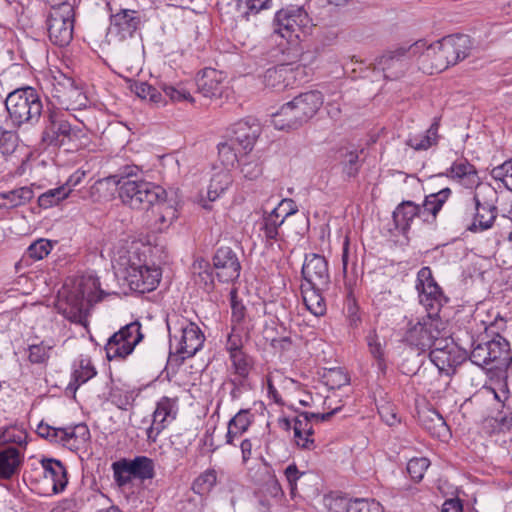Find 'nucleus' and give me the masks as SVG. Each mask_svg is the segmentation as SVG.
<instances>
[{
  "instance_id": "nucleus-16",
  "label": "nucleus",
  "mask_w": 512,
  "mask_h": 512,
  "mask_svg": "<svg viewBox=\"0 0 512 512\" xmlns=\"http://www.w3.org/2000/svg\"><path fill=\"white\" fill-rule=\"evenodd\" d=\"M160 278V268L137 264L129 259L126 279L134 290L141 293L150 292L156 288Z\"/></svg>"
},
{
  "instance_id": "nucleus-17",
  "label": "nucleus",
  "mask_w": 512,
  "mask_h": 512,
  "mask_svg": "<svg viewBox=\"0 0 512 512\" xmlns=\"http://www.w3.org/2000/svg\"><path fill=\"white\" fill-rule=\"evenodd\" d=\"M142 23L143 18L140 12L132 9H120L110 15L108 34L115 36L119 41H123L133 37Z\"/></svg>"
},
{
  "instance_id": "nucleus-52",
  "label": "nucleus",
  "mask_w": 512,
  "mask_h": 512,
  "mask_svg": "<svg viewBox=\"0 0 512 512\" xmlns=\"http://www.w3.org/2000/svg\"><path fill=\"white\" fill-rule=\"evenodd\" d=\"M288 78H286V83L290 85V87H294L296 85L305 83L308 81L310 74L308 73L307 67L303 65H294L291 62H286Z\"/></svg>"
},
{
  "instance_id": "nucleus-49",
  "label": "nucleus",
  "mask_w": 512,
  "mask_h": 512,
  "mask_svg": "<svg viewBox=\"0 0 512 512\" xmlns=\"http://www.w3.org/2000/svg\"><path fill=\"white\" fill-rule=\"evenodd\" d=\"M131 90L142 99H149L155 104L162 102V93L160 89L148 84L147 82H134L131 85Z\"/></svg>"
},
{
  "instance_id": "nucleus-9",
  "label": "nucleus",
  "mask_w": 512,
  "mask_h": 512,
  "mask_svg": "<svg viewBox=\"0 0 512 512\" xmlns=\"http://www.w3.org/2000/svg\"><path fill=\"white\" fill-rule=\"evenodd\" d=\"M444 323L439 317L426 316L416 323L409 322L405 331L403 341L410 346L416 347L424 352L430 349L434 340L440 336L443 331Z\"/></svg>"
},
{
  "instance_id": "nucleus-18",
  "label": "nucleus",
  "mask_w": 512,
  "mask_h": 512,
  "mask_svg": "<svg viewBox=\"0 0 512 512\" xmlns=\"http://www.w3.org/2000/svg\"><path fill=\"white\" fill-rule=\"evenodd\" d=\"M94 290L102 292L97 278L88 277L87 279H82L78 288L67 298L71 308L70 311H67V309L64 310L65 317L73 322H80L82 319V312L85 307L84 301L87 300L90 302L93 300Z\"/></svg>"
},
{
  "instance_id": "nucleus-35",
  "label": "nucleus",
  "mask_w": 512,
  "mask_h": 512,
  "mask_svg": "<svg viewBox=\"0 0 512 512\" xmlns=\"http://www.w3.org/2000/svg\"><path fill=\"white\" fill-rule=\"evenodd\" d=\"M284 221L285 216H281L280 208H274L271 212L263 214L259 229L267 244L272 245L273 241L280 239L279 229Z\"/></svg>"
},
{
  "instance_id": "nucleus-42",
  "label": "nucleus",
  "mask_w": 512,
  "mask_h": 512,
  "mask_svg": "<svg viewBox=\"0 0 512 512\" xmlns=\"http://www.w3.org/2000/svg\"><path fill=\"white\" fill-rule=\"evenodd\" d=\"M191 269L195 283L204 290L211 291L214 287V276L209 262L198 259L194 261Z\"/></svg>"
},
{
  "instance_id": "nucleus-58",
  "label": "nucleus",
  "mask_w": 512,
  "mask_h": 512,
  "mask_svg": "<svg viewBox=\"0 0 512 512\" xmlns=\"http://www.w3.org/2000/svg\"><path fill=\"white\" fill-rule=\"evenodd\" d=\"M242 327L241 326H232L231 332L227 336L226 341V350L229 355L233 353H242L243 351V337H242Z\"/></svg>"
},
{
  "instance_id": "nucleus-14",
  "label": "nucleus",
  "mask_w": 512,
  "mask_h": 512,
  "mask_svg": "<svg viewBox=\"0 0 512 512\" xmlns=\"http://www.w3.org/2000/svg\"><path fill=\"white\" fill-rule=\"evenodd\" d=\"M180 336L171 334V329L168 326L170 332V343L176 341V353L183 355V357L194 356L203 346L205 336L199 326L187 319H182L178 322Z\"/></svg>"
},
{
  "instance_id": "nucleus-20",
  "label": "nucleus",
  "mask_w": 512,
  "mask_h": 512,
  "mask_svg": "<svg viewBox=\"0 0 512 512\" xmlns=\"http://www.w3.org/2000/svg\"><path fill=\"white\" fill-rule=\"evenodd\" d=\"M213 266L220 282H233L240 276V261L230 247H220L216 250L213 256Z\"/></svg>"
},
{
  "instance_id": "nucleus-57",
  "label": "nucleus",
  "mask_w": 512,
  "mask_h": 512,
  "mask_svg": "<svg viewBox=\"0 0 512 512\" xmlns=\"http://www.w3.org/2000/svg\"><path fill=\"white\" fill-rule=\"evenodd\" d=\"M350 512H383V506L372 498H355L352 500Z\"/></svg>"
},
{
  "instance_id": "nucleus-26",
  "label": "nucleus",
  "mask_w": 512,
  "mask_h": 512,
  "mask_svg": "<svg viewBox=\"0 0 512 512\" xmlns=\"http://www.w3.org/2000/svg\"><path fill=\"white\" fill-rule=\"evenodd\" d=\"M40 463L45 479L52 482L53 493L63 492L68 484L67 470L64 464L54 458H42Z\"/></svg>"
},
{
  "instance_id": "nucleus-55",
  "label": "nucleus",
  "mask_w": 512,
  "mask_h": 512,
  "mask_svg": "<svg viewBox=\"0 0 512 512\" xmlns=\"http://www.w3.org/2000/svg\"><path fill=\"white\" fill-rule=\"evenodd\" d=\"M238 9L244 16L258 14L262 10L269 9L271 0H236Z\"/></svg>"
},
{
  "instance_id": "nucleus-64",
  "label": "nucleus",
  "mask_w": 512,
  "mask_h": 512,
  "mask_svg": "<svg viewBox=\"0 0 512 512\" xmlns=\"http://www.w3.org/2000/svg\"><path fill=\"white\" fill-rule=\"evenodd\" d=\"M253 421V414L248 409L240 410L233 418L230 419L232 426L246 432Z\"/></svg>"
},
{
  "instance_id": "nucleus-41",
  "label": "nucleus",
  "mask_w": 512,
  "mask_h": 512,
  "mask_svg": "<svg viewBox=\"0 0 512 512\" xmlns=\"http://www.w3.org/2000/svg\"><path fill=\"white\" fill-rule=\"evenodd\" d=\"M451 189L446 187L436 193L427 195L421 206L422 216L429 213L432 216V221H435L437 214L442 209L445 202L451 196Z\"/></svg>"
},
{
  "instance_id": "nucleus-28",
  "label": "nucleus",
  "mask_w": 512,
  "mask_h": 512,
  "mask_svg": "<svg viewBox=\"0 0 512 512\" xmlns=\"http://www.w3.org/2000/svg\"><path fill=\"white\" fill-rule=\"evenodd\" d=\"M415 217H422V208L421 205L410 200L402 201L398 204L392 214L396 229L404 236L409 232L411 223Z\"/></svg>"
},
{
  "instance_id": "nucleus-10",
  "label": "nucleus",
  "mask_w": 512,
  "mask_h": 512,
  "mask_svg": "<svg viewBox=\"0 0 512 512\" xmlns=\"http://www.w3.org/2000/svg\"><path fill=\"white\" fill-rule=\"evenodd\" d=\"M74 8L69 5L60 7L51 6L47 17V31L49 40L56 46L64 47L73 38Z\"/></svg>"
},
{
  "instance_id": "nucleus-11",
  "label": "nucleus",
  "mask_w": 512,
  "mask_h": 512,
  "mask_svg": "<svg viewBox=\"0 0 512 512\" xmlns=\"http://www.w3.org/2000/svg\"><path fill=\"white\" fill-rule=\"evenodd\" d=\"M416 288L419 292V302L426 309L427 316L438 317L442 306L448 302V298L433 278L429 267H422L418 271Z\"/></svg>"
},
{
  "instance_id": "nucleus-23",
  "label": "nucleus",
  "mask_w": 512,
  "mask_h": 512,
  "mask_svg": "<svg viewBox=\"0 0 512 512\" xmlns=\"http://www.w3.org/2000/svg\"><path fill=\"white\" fill-rule=\"evenodd\" d=\"M468 356L466 350L460 351L458 347L451 341L446 343L443 348H436L430 350L429 358L433 364L441 372L446 374L450 373V370L454 371L457 366L462 364Z\"/></svg>"
},
{
  "instance_id": "nucleus-31",
  "label": "nucleus",
  "mask_w": 512,
  "mask_h": 512,
  "mask_svg": "<svg viewBox=\"0 0 512 512\" xmlns=\"http://www.w3.org/2000/svg\"><path fill=\"white\" fill-rule=\"evenodd\" d=\"M24 456L19 448L6 446L0 449V478L10 479L19 472Z\"/></svg>"
},
{
  "instance_id": "nucleus-59",
  "label": "nucleus",
  "mask_w": 512,
  "mask_h": 512,
  "mask_svg": "<svg viewBox=\"0 0 512 512\" xmlns=\"http://www.w3.org/2000/svg\"><path fill=\"white\" fill-rule=\"evenodd\" d=\"M429 465L430 462L425 457L412 458L407 463V472L414 481L419 482L423 479L424 473Z\"/></svg>"
},
{
  "instance_id": "nucleus-29",
  "label": "nucleus",
  "mask_w": 512,
  "mask_h": 512,
  "mask_svg": "<svg viewBox=\"0 0 512 512\" xmlns=\"http://www.w3.org/2000/svg\"><path fill=\"white\" fill-rule=\"evenodd\" d=\"M223 75L213 68H205L196 79L199 93L204 97L213 98L221 96L223 90Z\"/></svg>"
},
{
  "instance_id": "nucleus-19",
  "label": "nucleus",
  "mask_w": 512,
  "mask_h": 512,
  "mask_svg": "<svg viewBox=\"0 0 512 512\" xmlns=\"http://www.w3.org/2000/svg\"><path fill=\"white\" fill-rule=\"evenodd\" d=\"M282 46L283 44H280L268 51L267 55L269 59H271L272 62H277V64L268 68L263 75L264 85L276 91H282L290 87V85L286 83V78H288L287 58L285 57V51Z\"/></svg>"
},
{
  "instance_id": "nucleus-54",
  "label": "nucleus",
  "mask_w": 512,
  "mask_h": 512,
  "mask_svg": "<svg viewBox=\"0 0 512 512\" xmlns=\"http://www.w3.org/2000/svg\"><path fill=\"white\" fill-rule=\"evenodd\" d=\"M159 89L162 96L168 97L172 102L192 101V97L183 87L160 83Z\"/></svg>"
},
{
  "instance_id": "nucleus-25",
  "label": "nucleus",
  "mask_w": 512,
  "mask_h": 512,
  "mask_svg": "<svg viewBox=\"0 0 512 512\" xmlns=\"http://www.w3.org/2000/svg\"><path fill=\"white\" fill-rule=\"evenodd\" d=\"M489 352L491 369L506 370L512 365L510 344L500 334L489 338Z\"/></svg>"
},
{
  "instance_id": "nucleus-36",
  "label": "nucleus",
  "mask_w": 512,
  "mask_h": 512,
  "mask_svg": "<svg viewBox=\"0 0 512 512\" xmlns=\"http://www.w3.org/2000/svg\"><path fill=\"white\" fill-rule=\"evenodd\" d=\"M313 285H301L303 302L306 308L315 316H322L326 312V303L322 293Z\"/></svg>"
},
{
  "instance_id": "nucleus-39",
  "label": "nucleus",
  "mask_w": 512,
  "mask_h": 512,
  "mask_svg": "<svg viewBox=\"0 0 512 512\" xmlns=\"http://www.w3.org/2000/svg\"><path fill=\"white\" fill-rule=\"evenodd\" d=\"M440 126V118L435 117L432 124L426 130L425 134L419 136L410 137L406 144L416 151L427 150L433 145L437 144L438 141V130Z\"/></svg>"
},
{
  "instance_id": "nucleus-32",
  "label": "nucleus",
  "mask_w": 512,
  "mask_h": 512,
  "mask_svg": "<svg viewBox=\"0 0 512 512\" xmlns=\"http://www.w3.org/2000/svg\"><path fill=\"white\" fill-rule=\"evenodd\" d=\"M420 423L433 437L447 440L451 433L442 415L435 409H429L420 415Z\"/></svg>"
},
{
  "instance_id": "nucleus-21",
  "label": "nucleus",
  "mask_w": 512,
  "mask_h": 512,
  "mask_svg": "<svg viewBox=\"0 0 512 512\" xmlns=\"http://www.w3.org/2000/svg\"><path fill=\"white\" fill-rule=\"evenodd\" d=\"M408 61L405 57V47L387 51L375 59L374 70L381 71L385 79L397 80L407 69Z\"/></svg>"
},
{
  "instance_id": "nucleus-50",
  "label": "nucleus",
  "mask_w": 512,
  "mask_h": 512,
  "mask_svg": "<svg viewBox=\"0 0 512 512\" xmlns=\"http://www.w3.org/2000/svg\"><path fill=\"white\" fill-rule=\"evenodd\" d=\"M229 359L231 361V372L242 377H244V375H250L252 360L245 352L237 354L233 353L232 355H229Z\"/></svg>"
},
{
  "instance_id": "nucleus-8",
  "label": "nucleus",
  "mask_w": 512,
  "mask_h": 512,
  "mask_svg": "<svg viewBox=\"0 0 512 512\" xmlns=\"http://www.w3.org/2000/svg\"><path fill=\"white\" fill-rule=\"evenodd\" d=\"M141 323L133 321L123 326L120 330L109 337L105 345L106 357L108 360L125 359L135 347L143 340Z\"/></svg>"
},
{
  "instance_id": "nucleus-37",
  "label": "nucleus",
  "mask_w": 512,
  "mask_h": 512,
  "mask_svg": "<svg viewBox=\"0 0 512 512\" xmlns=\"http://www.w3.org/2000/svg\"><path fill=\"white\" fill-rule=\"evenodd\" d=\"M489 338L490 336L486 333L478 335L477 338H472L471 351L467 357L479 367L489 366Z\"/></svg>"
},
{
  "instance_id": "nucleus-48",
  "label": "nucleus",
  "mask_w": 512,
  "mask_h": 512,
  "mask_svg": "<svg viewBox=\"0 0 512 512\" xmlns=\"http://www.w3.org/2000/svg\"><path fill=\"white\" fill-rule=\"evenodd\" d=\"M69 198V191L67 187H57L50 189L38 197V204L41 208L47 209L53 205L58 204L60 201Z\"/></svg>"
},
{
  "instance_id": "nucleus-63",
  "label": "nucleus",
  "mask_w": 512,
  "mask_h": 512,
  "mask_svg": "<svg viewBox=\"0 0 512 512\" xmlns=\"http://www.w3.org/2000/svg\"><path fill=\"white\" fill-rule=\"evenodd\" d=\"M294 435L299 436L300 433H305L307 436L314 434L311 420L307 416V412H301L293 419Z\"/></svg>"
},
{
  "instance_id": "nucleus-61",
  "label": "nucleus",
  "mask_w": 512,
  "mask_h": 512,
  "mask_svg": "<svg viewBox=\"0 0 512 512\" xmlns=\"http://www.w3.org/2000/svg\"><path fill=\"white\" fill-rule=\"evenodd\" d=\"M352 500L346 496L336 495L327 497L325 502L329 512H350Z\"/></svg>"
},
{
  "instance_id": "nucleus-46",
  "label": "nucleus",
  "mask_w": 512,
  "mask_h": 512,
  "mask_svg": "<svg viewBox=\"0 0 512 512\" xmlns=\"http://www.w3.org/2000/svg\"><path fill=\"white\" fill-rule=\"evenodd\" d=\"M158 205V219L156 224L159 231L167 229L177 218V209L170 204L166 203V200L156 203Z\"/></svg>"
},
{
  "instance_id": "nucleus-34",
  "label": "nucleus",
  "mask_w": 512,
  "mask_h": 512,
  "mask_svg": "<svg viewBox=\"0 0 512 512\" xmlns=\"http://www.w3.org/2000/svg\"><path fill=\"white\" fill-rule=\"evenodd\" d=\"M232 182V176L227 170L215 173L212 176L207 189V200L204 198L200 199L201 206L206 210H211L212 207L209 203L219 198L220 195L228 189Z\"/></svg>"
},
{
  "instance_id": "nucleus-5",
  "label": "nucleus",
  "mask_w": 512,
  "mask_h": 512,
  "mask_svg": "<svg viewBox=\"0 0 512 512\" xmlns=\"http://www.w3.org/2000/svg\"><path fill=\"white\" fill-rule=\"evenodd\" d=\"M497 199V191L489 185H484L466 201L464 213L468 215V231L477 233L492 227L498 213Z\"/></svg>"
},
{
  "instance_id": "nucleus-24",
  "label": "nucleus",
  "mask_w": 512,
  "mask_h": 512,
  "mask_svg": "<svg viewBox=\"0 0 512 512\" xmlns=\"http://www.w3.org/2000/svg\"><path fill=\"white\" fill-rule=\"evenodd\" d=\"M260 131V125L256 120H241L232 125L229 138L241 148L243 154H246L253 149Z\"/></svg>"
},
{
  "instance_id": "nucleus-62",
  "label": "nucleus",
  "mask_w": 512,
  "mask_h": 512,
  "mask_svg": "<svg viewBox=\"0 0 512 512\" xmlns=\"http://www.w3.org/2000/svg\"><path fill=\"white\" fill-rule=\"evenodd\" d=\"M51 346L45 345L43 342L40 344H33L29 346V360L33 364H43L49 359V351Z\"/></svg>"
},
{
  "instance_id": "nucleus-43",
  "label": "nucleus",
  "mask_w": 512,
  "mask_h": 512,
  "mask_svg": "<svg viewBox=\"0 0 512 512\" xmlns=\"http://www.w3.org/2000/svg\"><path fill=\"white\" fill-rule=\"evenodd\" d=\"M340 165L342 173L347 178H355L362 166V162L359 159V152L357 150L344 151L340 153Z\"/></svg>"
},
{
  "instance_id": "nucleus-27",
  "label": "nucleus",
  "mask_w": 512,
  "mask_h": 512,
  "mask_svg": "<svg viewBox=\"0 0 512 512\" xmlns=\"http://www.w3.org/2000/svg\"><path fill=\"white\" fill-rule=\"evenodd\" d=\"M122 183V172L116 175H110L98 179L90 188L81 196V198H91L92 201L98 202L108 199L114 195V192L119 188Z\"/></svg>"
},
{
  "instance_id": "nucleus-12",
  "label": "nucleus",
  "mask_w": 512,
  "mask_h": 512,
  "mask_svg": "<svg viewBox=\"0 0 512 512\" xmlns=\"http://www.w3.org/2000/svg\"><path fill=\"white\" fill-rule=\"evenodd\" d=\"M50 93L64 110H80L88 104V98L74 79L64 74L54 76Z\"/></svg>"
},
{
  "instance_id": "nucleus-15",
  "label": "nucleus",
  "mask_w": 512,
  "mask_h": 512,
  "mask_svg": "<svg viewBox=\"0 0 512 512\" xmlns=\"http://www.w3.org/2000/svg\"><path fill=\"white\" fill-rule=\"evenodd\" d=\"M304 283L313 285L318 290H327L330 285L328 261L320 254L311 253L305 256L301 271Z\"/></svg>"
},
{
  "instance_id": "nucleus-30",
  "label": "nucleus",
  "mask_w": 512,
  "mask_h": 512,
  "mask_svg": "<svg viewBox=\"0 0 512 512\" xmlns=\"http://www.w3.org/2000/svg\"><path fill=\"white\" fill-rule=\"evenodd\" d=\"M90 431L86 424L81 423L61 429L59 442L71 451H78L90 440Z\"/></svg>"
},
{
  "instance_id": "nucleus-56",
  "label": "nucleus",
  "mask_w": 512,
  "mask_h": 512,
  "mask_svg": "<svg viewBox=\"0 0 512 512\" xmlns=\"http://www.w3.org/2000/svg\"><path fill=\"white\" fill-rule=\"evenodd\" d=\"M51 249V241L47 239H38L27 248L26 254L33 260H42L50 253Z\"/></svg>"
},
{
  "instance_id": "nucleus-60",
  "label": "nucleus",
  "mask_w": 512,
  "mask_h": 512,
  "mask_svg": "<svg viewBox=\"0 0 512 512\" xmlns=\"http://www.w3.org/2000/svg\"><path fill=\"white\" fill-rule=\"evenodd\" d=\"M18 146V135L13 131H2L0 134V152L4 156L11 155Z\"/></svg>"
},
{
  "instance_id": "nucleus-45",
  "label": "nucleus",
  "mask_w": 512,
  "mask_h": 512,
  "mask_svg": "<svg viewBox=\"0 0 512 512\" xmlns=\"http://www.w3.org/2000/svg\"><path fill=\"white\" fill-rule=\"evenodd\" d=\"M217 483V471L207 469L201 473L193 482L192 490L199 495H204L212 490Z\"/></svg>"
},
{
  "instance_id": "nucleus-47",
  "label": "nucleus",
  "mask_w": 512,
  "mask_h": 512,
  "mask_svg": "<svg viewBox=\"0 0 512 512\" xmlns=\"http://www.w3.org/2000/svg\"><path fill=\"white\" fill-rule=\"evenodd\" d=\"M230 306H231V323L232 326H241L245 322L247 310L245 305L238 297L237 289L230 291Z\"/></svg>"
},
{
  "instance_id": "nucleus-22",
  "label": "nucleus",
  "mask_w": 512,
  "mask_h": 512,
  "mask_svg": "<svg viewBox=\"0 0 512 512\" xmlns=\"http://www.w3.org/2000/svg\"><path fill=\"white\" fill-rule=\"evenodd\" d=\"M177 413V398L162 397L156 404L152 423L146 431L148 441L156 442L159 434L166 428V422L169 419L174 420Z\"/></svg>"
},
{
  "instance_id": "nucleus-44",
  "label": "nucleus",
  "mask_w": 512,
  "mask_h": 512,
  "mask_svg": "<svg viewBox=\"0 0 512 512\" xmlns=\"http://www.w3.org/2000/svg\"><path fill=\"white\" fill-rule=\"evenodd\" d=\"M218 154L222 161V164L226 167H233L236 162L239 161V154L243 153L241 148L229 138L225 142H221L217 146Z\"/></svg>"
},
{
  "instance_id": "nucleus-53",
  "label": "nucleus",
  "mask_w": 512,
  "mask_h": 512,
  "mask_svg": "<svg viewBox=\"0 0 512 512\" xmlns=\"http://www.w3.org/2000/svg\"><path fill=\"white\" fill-rule=\"evenodd\" d=\"M491 176L495 181L501 182L503 186L512 191V161H507L491 170Z\"/></svg>"
},
{
  "instance_id": "nucleus-7",
  "label": "nucleus",
  "mask_w": 512,
  "mask_h": 512,
  "mask_svg": "<svg viewBox=\"0 0 512 512\" xmlns=\"http://www.w3.org/2000/svg\"><path fill=\"white\" fill-rule=\"evenodd\" d=\"M113 478L119 487L130 485L133 480L144 483L155 477L154 461L147 456H136L133 459L121 458L111 465Z\"/></svg>"
},
{
  "instance_id": "nucleus-38",
  "label": "nucleus",
  "mask_w": 512,
  "mask_h": 512,
  "mask_svg": "<svg viewBox=\"0 0 512 512\" xmlns=\"http://www.w3.org/2000/svg\"><path fill=\"white\" fill-rule=\"evenodd\" d=\"M448 173L451 178L462 181L467 187H472L478 183L477 171L467 159L455 161L448 170Z\"/></svg>"
},
{
  "instance_id": "nucleus-51",
  "label": "nucleus",
  "mask_w": 512,
  "mask_h": 512,
  "mask_svg": "<svg viewBox=\"0 0 512 512\" xmlns=\"http://www.w3.org/2000/svg\"><path fill=\"white\" fill-rule=\"evenodd\" d=\"M367 345L371 355L377 360L378 367L381 370L385 368L384 361V345L380 341L379 336L377 335L375 330H371L369 334L366 336Z\"/></svg>"
},
{
  "instance_id": "nucleus-3",
  "label": "nucleus",
  "mask_w": 512,
  "mask_h": 512,
  "mask_svg": "<svg viewBox=\"0 0 512 512\" xmlns=\"http://www.w3.org/2000/svg\"><path fill=\"white\" fill-rule=\"evenodd\" d=\"M323 104V95L319 91L301 93L288 103L282 105L273 114L272 122L276 129H297L308 122Z\"/></svg>"
},
{
  "instance_id": "nucleus-40",
  "label": "nucleus",
  "mask_w": 512,
  "mask_h": 512,
  "mask_svg": "<svg viewBox=\"0 0 512 512\" xmlns=\"http://www.w3.org/2000/svg\"><path fill=\"white\" fill-rule=\"evenodd\" d=\"M34 197V192L31 188L24 186L13 189L7 192H0V208H16L28 203Z\"/></svg>"
},
{
  "instance_id": "nucleus-6",
  "label": "nucleus",
  "mask_w": 512,
  "mask_h": 512,
  "mask_svg": "<svg viewBox=\"0 0 512 512\" xmlns=\"http://www.w3.org/2000/svg\"><path fill=\"white\" fill-rule=\"evenodd\" d=\"M5 107L13 126L17 128L23 124L37 123L43 111L39 94L29 86L9 93Z\"/></svg>"
},
{
  "instance_id": "nucleus-4",
  "label": "nucleus",
  "mask_w": 512,
  "mask_h": 512,
  "mask_svg": "<svg viewBox=\"0 0 512 512\" xmlns=\"http://www.w3.org/2000/svg\"><path fill=\"white\" fill-rule=\"evenodd\" d=\"M83 135V130L72 127L67 114L59 108H48L43 115V131L41 143L45 146L66 147V150L77 149L75 143Z\"/></svg>"
},
{
  "instance_id": "nucleus-13",
  "label": "nucleus",
  "mask_w": 512,
  "mask_h": 512,
  "mask_svg": "<svg viewBox=\"0 0 512 512\" xmlns=\"http://www.w3.org/2000/svg\"><path fill=\"white\" fill-rule=\"evenodd\" d=\"M310 18L308 13L303 7L289 6L279 10L274 18V31L287 38V42L291 41L292 37L300 38V32L308 28Z\"/></svg>"
},
{
  "instance_id": "nucleus-1",
  "label": "nucleus",
  "mask_w": 512,
  "mask_h": 512,
  "mask_svg": "<svg viewBox=\"0 0 512 512\" xmlns=\"http://www.w3.org/2000/svg\"><path fill=\"white\" fill-rule=\"evenodd\" d=\"M470 48L471 41L468 35H448L429 44L421 54V69L428 74L442 72L465 59L469 55Z\"/></svg>"
},
{
  "instance_id": "nucleus-2",
  "label": "nucleus",
  "mask_w": 512,
  "mask_h": 512,
  "mask_svg": "<svg viewBox=\"0 0 512 512\" xmlns=\"http://www.w3.org/2000/svg\"><path fill=\"white\" fill-rule=\"evenodd\" d=\"M138 167H124L119 197L124 205L136 210H147L167 198L166 190L155 183L138 178Z\"/></svg>"
},
{
  "instance_id": "nucleus-33",
  "label": "nucleus",
  "mask_w": 512,
  "mask_h": 512,
  "mask_svg": "<svg viewBox=\"0 0 512 512\" xmlns=\"http://www.w3.org/2000/svg\"><path fill=\"white\" fill-rule=\"evenodd\" d=\"M97 374L95 367L92 365L90 358L80 357L74 362V370L72 379L66 387V393L75 395L78 388L92 379Z\"/></svg>"
}]
</instances>
